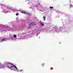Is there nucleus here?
<instances>
[{
	"instance_id": "aec40b11",
	"label": "nucleus",
	"mask_w": 73,
	"mask_h": 73,
	"mask_svg": "<svg viewBox=\"0 0 73 73\" xmlns=\"http://www.w3.org/2000/svg\"><path fill=\"white\" fill-rule=\"evenodd\" d=\"M7 9V10H8V9Z\"/></svg>"
},
{
	"instance_id": "7ed1b4c3",
	"label": "nucleus",
	"mask_w": 73,
	"mask_h": 73,
	"mask_svg": "<svg viewBox=\"0 0 73 73\" xmlns=\"http://www.w3.org/2000/svg\"><path fill=\"white\" fill-rule=\"evenodd\" d=\"M21 13H24V14H27V15H30V14H29V13H27L26 11H22L21 12Z\"/></svg>"
},
{
	"instance_id": "39448f33",
	"label": "nucleus",
	"mask_w": 73,
	"mask_h": 73,
	"mask_svg": "<svg viewBox=\"0 0 73 73\" xmlns=\"http://www.w3.org/2000/svg\"><path fill=\"white\" fill-rule=\"evenodd\" d=\"M7 65H13V64L10 62H7Z\"/></svg>"
},
{
	"instance_id": "1a4fd4ad",
	"label": "nucleus",
	"mask_w": 73,
	"mask_h": 73,
	"mask_svg": "<svg viewBox=\"0 0 73 73\" xmlns=\"http://www.w3.org/2000/svg\"><path fill=\"white\" fill-rule=\"evenodd\" d=\"M2 41H6V38H3L2 40Z\"/></svg>"
},
{
	"instance_id": "9b49d317",
	"label": "nucleus",
	"mask_w": 73,
	"mask_h": 73,
	"mask_svg": "<svg viewBox=\"0 0 73 73\" xmlns=\"http://www.w3.org/2000/svg\"><path fill=\"white\" fill-rule=\"evenodd\" d=\"M13 12H14V11H17V9H13Z\"/></svg>"
},
{
	"instance_id": "a211bd4d",
	"label": "nucleus",
	"mask_w": 73,
	"mask_h": 73,
	"mask_svg": "<svg viewBox=\"0 0 73 73\" xmlns=\"http://www.w3.org/2000/svg\"><path fill=\"white\" fill-rule=\"evenodd\" d=\"M11 66V68H13V66Z\"/></svg>"
},
{
	"instance_id": "f03ea898",
	"label": "nucleus",
	"mask_w": 73,
	"mask_h": 73,
	"mask_svg": "<svg viewBox=\"0 0 73 73\" xmlns=\"http://www.w3.org/2000/svg\"><path fill=\"white\" fill-rule=\"evenodd\" d=\"M0 26L1 27H3V28H7L8 27V26L6 25H0Z\"/></svg>"
},
{
	"instance_id": "f257e3e1",
	"label": "nucleus",
	"mask_w": 73,
	"mask_h": 73,
	"mask_svg": "<svg viewBox=\"0 0 73 73\" xmlns=\"http://www.w3.org/2000/svg\"><path fill=\"white\" fill-rule=\"evenodd\" d=\"M8 10H4L3 12H4L5 13H8V12H9V13H11L12 12V11H11V10H12V8H8Z\"/></svg>"
},
{
	"instance_id": "dca6fc26",
	"label": "nucleus",
	"mask_w": 73,
	"mask_h": 73,
	"mask_svg": "<svg viewBox=\"0 0 73 73\" xmlns=\"http://www.w3.org/2000/svg\"><path fill=\"white\" fill-rule=\"evenodd\" d=\"M16 16H18V15H19V14L18 13H17L16 14Z\"/></svg>"
},
{
	"instance_id": "6ab92c4d",
	"label": "nucleus",
	"mask_w": 73,
	"mask_h": 73,
	"mask_svg": "<svg viewBox=\"0 0 73 73\" xmlns=\"http://www.w3.org/2000/svg\"><path fill=\"white\" fill-rule=\"evenodd\" d=\"M0 64H1V65H2V64L1 63H0Z\"/></svg>"
},
{
	"instance_id": "4468645a",
	"label": "nucleus",
	"mask_w": 73,
	"mask_h": 73,
	"mask_svg": "<svg viewBox=\"0 0 73 73\" xmlns=\"http://www.w3.org/2000/svg\"><path fill=\"white\" fill-rule=\"evenodd\" d=\"M13 36L15 38H16V35H13Z\"/></svg>"
},
{
	"instance_id": "6e6552de",
	"label": "nucleus",
	"mask_w": 73,
	"mask_h": 73,
	"mask_svg": "<svg viewBox=\"0 0 73 73\" xmlns=\"http://www.w3.org/2000/svg\"><path fill=\"white\" fill-rule=\"evenodd\" d=\"M0 5H2V7H5V5H4L0 3Z\"/></svg>"
},
{
	"instance_id": "9d476101",
	"label": "nucleus",
	"mask_w": 73,
	"mask_h": 73,
	"mask_svg": "<svg viewBox=\"0 0 73 73\" xmlns=\"http://www.w3.org/2000/svg\"><path fill=\"white\" fill-rule=\"evenodd\" d=\"M45 19H46V18L45 17V16H43V20L44 21H45Z\"/></svg>"
},
{
	"instance_id": "f3484780",
	"label": "nucleus",
	"mask_w": 73,
	"mask_h": 73,
	"mask_svg": "<svg viewBox=\"0 0 73 73\" xmlns=\"http://www.w3.org/2000/svg\"><path fill=\"white\" fill-rule=\"evenodd\" d=\"M22 71H23V70H20L19 71V72H22Z\"/></svg>"
},
{
	"instance_id": "423d86ee",
	"label": "nucleus",
	"mask_w": 73,
	"mask_h": 73,
	"mask_svg": "<svg viewBox=\"0 0 73 73\" xmlns=\"http://www.w3.org/2000/svg\"><path fill=\"white\" fill-rule=\"evenodd\" d=\"M39 23H40V25L41 26H42L43 27H44V23H42L41 21H40Z\"/></svg>"
},
{
	"instance_id": "2eb2a0df",
	"label": "nucleus",
	"mask_w": 73,
	"mask_h": 73,
	"mask_svg": "<svg viewBox=\"0 0 73 73\" xmlns=\"http://www.w3.org/2000/svg\"><path fill=\"white\" fill-rule=\"evenodd\" d=\"M44 65V64H42V66H43Z\"/></svg>"
},
{
	"instance_id": "20e7f679",
	"label": "nucleus",
	"mask_w": 73,
	"mask_h": 73,
	"mask_svg": "<svg viewBox=\"0 0 73 73\" xmlns=\"http://www.w3.org/2000/svg\"><path fill=\"white\" fill-rule=\"evenodd\" d=\"M36 25V24L35 23H32L29 24V26L31 27V26H32V25Z\"/></svg>"
},
{
	"instance_id": "ddd939ff",
	"label": "nucleus",
	"mask_w": 73,
	"mask_h": 73,
	"mask_svg": "<svg viewBox=\"0 0 73 73\" xmlns=\"http://www.w3.org/2000/svg\"><path fill=\"white\" fill-rule=\"evenodd\" d=\"M70 7H71H71H73V6L72 5L70 4Z\"/></svg>"
},
{
	"instance_id": "f8f14e48",
	"label": "nucleus",
	"mask_w": 73,
	"mask_h": 73,
	"mask_svg": "<svg viewBox=\"0 0 73 73\" xmlns=\"http://www.w3.org/2000/svg\"><path fill=\"white\" fill-rule=\"evenodd\" d=\"M50 9H53V7H50Z\"/></svg>"
},
{
	"instance_id": "0eeeda50",
	"label": "nucleus",
	"mask_w": 73,
	"mask_h": 73,
	"mask_svg": "<svg viewBox=\"0 0 73 73\" xmlns=\"http://www.w3.org/2000/svg\"><path fill=\"white\" fill-rule=\"evenodd\" d=\"M12 66H13L16 69H17V70H18V69L17 68V67H16V66H15V65L13 64V65H12Z\"/></svg>"
}]
</instances>
